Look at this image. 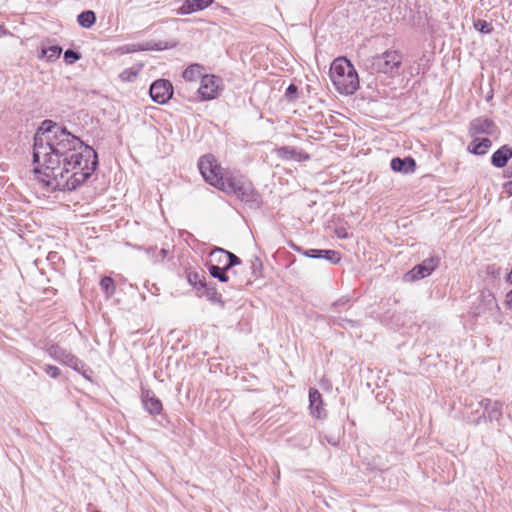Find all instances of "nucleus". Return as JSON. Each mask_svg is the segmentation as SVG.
<instances>
[{
	"label": "nucleus",
	"instance_id": "nucleus-29",
	"mask_svg": "<svg viewBox=\"0 0 512 512\" xmlns=\"http://www.w3.org/2000/svg\"><path fill=\"white\" fill-rule=\"evenodd\" d=\"M81 55L73 50H66L64 53V60L67 64H73L79 60Z\"/></svg>",
	"mask_w": 512,
	"mask_h": 512
},
{
	"label": "nucleus",
	"instance_id": "nucleus-5",
	"mask_svg": "<svg viewBox=\"0 0 512 512\" xmlns=\"http://www.w3.org/2000/svg\"><path fill=\"white\" fill-rule=\"evenodd\" d=\"M221 191L228 194H234L245 202L257 201V194L255 193L252 183L246 180L243 176H236L232 174L227 176L226 182Z\"/></svg>",
	"mask_w": 512,
	"mask_h": 512
},
{
	"label": "nucleus",
	"instance_id": "nucleus-15",
	"mask_svg": "<svg viewBox=\"0 0 512 512\" xmlns=\"http://www.w3.org/2000/svg\"><path fill=\"white\" fill-rule=\"evenodd\" d=\"M213 0H185L179 9L182 15L191 14L209 7Z\"/></svg>",
	"mask_w": 512,
	"mask_h": 512
},
{
	"label": "nucleus",
	"instance_id": "nucleus-33",
	"mask_svg": "<svg viewBox=\"0 0 512 512\" xmlns=\"http://www.w3.org/2000/svg\"><path fill=\"white\" fill-rule=\"evenodd\" d=\"M297 93V86L294 84H290L286 90L285 96L289 101H293L295 99V95Z\"/></svg>",
	"mask_w": 512,
	"mask_h": 512
},
{
	"label": "nucleus",
	"instance_id": "nucleus-18",
	"mask_svg": "<svg viewBox=\"0 0 512 512\" xmlns=\"http://www.w3.org/2000/svg\"><path fill=\"white\" fill-rule=\"evenodd\" d=\"M200 287L202 290L200 296H205L211 303L219 304L221 307H224L222 296L215 287L203 282H200Z\"/></svg>",
	"mask_w": 512,
	"mask_h": 512
},
{
	"label": "nucleus",
	"instance_id": "nucleus-26",
	"mask_svg": "<svg viewBox=\"0 0 512 512\" xmlns=\"http://www.w3.org/2000/svg\"><path fill=\"white\" fill-rule=\"evenodd\" d=\"M141 67L139 65L138 67L127 68L119 74V78L124 82H132L136 79Z\"/></svg>",
	"mask_w": 512,
	"mask_h": 512
},
{
	"label": "nucleus",
	"instance_id": "nucleus-21",
	"mask_svg": "<svg viewBox=\"0 0 512 512\" xmlns=\"http://www.w3.org/2000/svg\"><path fill=\"white\" fill-rule=\"evenodd\" d=\"M202 67L199 64H192L188 66L183 72V78L188 82H196L202 78Z\"/></svg>",
	"mask_w": 512,
	"mask_h": 512
},
{
	"label": "nucleus",
	"instance_id": "nucleus-2",
	"mask_svg": "<svg viewBox=\"0 0 512 512\" xmlns=\"http://www.w3.org/2000/svg\"><path fill=\"white\" fill-rule=\"evenodd\" d=\"M329 76L340 94L352 95L359 88L357 71L345 57H338L332 62Z\"/></svg>",
	"mask_w": 512,
	"mask_h": 512
},
{
	"label": "nucleus",
	"instance_id": "nucleus-27",
	"mask_svg": "<svg viewBox=\"0 0 512 512\" xmlns=\"http://www.w3.org/2000/svg\"><path fill=\"white\" fill-rule=\"evenodd\" d=\"M100 286L107 295H112L115 291L114 281L111 277H103L100 281Z\"/></svg>",
	"mask_w": 512,
	"mask_h": 512
},
{
	"label": "nucleus",
	"instance_id": "nucleus-20",
	"mask_svg": "<svg viewBox=\"0 0 512 512\" xmlns=\"http://www.w3.org/2000/svg\"><path fill=\"white\" fill-rule=\"evenodd\" d=\"M492 143L488 138L479 140L477 137L468 145L467 150L475 155H484L487 153Z\"/></svg>",
	"mask_w": 512,
	"mask_h": 512
},
{
	"label": "nucleus",
	"instance_id": "nucleus-38",
	"mask_svg": "<svg viewBox=\"0 0 512 512\" xmlns=\"http://www.w3.org/2000/svg\"><path fill=\"white\" fill-rule=\"evenodd\" d=\"M161 254H162V257L164 258V257H165V255H166V250H165V249H162V250H161Z\"/></svg>",
	"mask_w": 512,
	"mask_h": 512
},
{
	"label": "nucleus",
	"instance_id": "nucleus-31",
	"mask_svg": "<svg viewBox=\"0 0 512 512\" xmlns=\"http://www.w3.org/2000/svg\"><path fill=\"white\" fill-rule=\"evenodd\" d=\"M188 281L190 284H192L197 290H201V287H200V282H202L200 279H199V276L197 273H190L188 275Z\"/></svg>",
	"mask_w": 512,
	"mask_h": 512
},
{
	"label": "nucleus",
	"instance_id": "nucleus-19",
	"mask_svg": "<svg viewBox=\"0 0 512 512\" xmlns=\"http://www.w3.org/2000/svg\"><path fill=\"white\" fill-rule=\"evenodd\" d=\"M143 404L145 409L152 415H158L162 411L161 401L155 397V395L150 394L149 392L144 394Z\"/></svg>",
	"mask_w": 512,
	"mask_h": 512
},
{
	"label": "nucleus",
	"instance_id": "nucleus-24",
	"mask_svg": "<svg viewBox=\"0 0 512 512\" xmlns=\"http://www.w3.org/2000/svg\"><path fill=\"white\" fill-rule=\"evenodd\" d=\"M62 48L59 46H50L43 48L39 58H46L48 61H54L60 57Z\"/></svg>",
	"mask_w": 512,
	"mask_h": 512
},
{
	"label": "nucleus",
	"instance_id": "nucleus-17",
	"mask_svg": "<svg viewBox=\"0 0 512 512\" xmlns=\"http://www.w3.org/2000/svg\"><path fill=\"white\" fill-rule=\"evenodd\" d=\"M277 155L280 158L285 159V160L293 159V160H297V161H302V160H308L309 159V155L306 154L305 152L298 151L295 148L288 147V146L279 148L277 150Z\"/></svg>",
	"mask_w": 512,
	"mask_h": 512
},
{
	"label": "nucleus",
	"instance_id": "nucleus-11",
	"mask_svg": "<svg viewBox=\"0 0 512 512\" xmlns=\"http://www.w3.org/2000/svg\"><path fill=\"white\" fill-rule=\"evenodd\" d=\"M495 125L493 121L487 118L474 119L469 127V134L471 137L476 138L478 135H492L494 133Z\"/></svg>",
	"mask_w": 512,
	"mask_h": 512
},
{
	"label": "nucleus",
	"instance_id": "nucleus-14",
	"mask_svg": "<svg viewBox=\"0 0 512 512\" xmlns=\"http://www.w3.org/2000/svg\"><path fill=\"white\" fill-rule=\"evenodd\" d=\"M391 169L395 172L404 174L412 173L415 171L416 163L411 157L406 158H393L390 163Z\"/></svg>",
	"mask_w": 512,
	"mask_h": 512
},
{
	"label": "nucleus",
	"instance_id": "nucleus-7",
	"mask_svg": "<svg viewBox=\"0 0 512 512\" xmlns=\"http://www.w3.org/2000/svg\"><path fill=\"white\" fill-rule=\"evenodd\" d=\"M439 262L440 260L438 257L424 259L420 264L414 266L410 271H408L405 274L404 279L406 281H417L423 279L432 274V272L438 267Z\"/></svg>",
	"mask_w": 512,
	"mask_h": 512
},
{
	"label": "nucleus",
	"instance_id": "nucleus-28",
	"mask_svg": "<svg viewBox=\"0 0 512 512\" xmlns=\"http://www.w3.org/2000/svg\"><path fill=\"white\" fill-rule=\"evenodd\" d=\"M226 256H227V258H226L227 263L225 264V269H230L233 266L239 265L241 263V260L238 256H236L235 254H233L227 250H226Z\"/></svg>",
	"mask_w": 512,
	"mask_h": 512
},
{
	"label": "nucleus",
	"instance_id": "nucleus-3",
	"mask_svg": "<svg viewBox=\"0 0 512 512\" xmlns=\"http://www.w3.org/2000/svg\"><path fill=\"white\" fill-rule=\"evenodd\" d=\"M402 63V56L394 50H388L380 55L373 56L366 60L365 66L371 74L395 73Z\"/></svg>",
	"mask_w": 512,
	"mask_h": 512
},
{
	"label": "nucleus",
	"instance_id": "nucleus-8",
	"mask_svg": "<svg viewBox=\"0 0 512 512\" xmlns=\"http://www.w3.org/2000/svg\"><path fill=\"white\" fill-rule=\"evenodd\" d=\"M47 353L52 359L70 366L77 371H80V369L83 368L82 362L77 357L62 349L58 345L49 346L47 348Z\"/></svg>",
	"mask_w": 512,
	"mask_h": 512
},
{
	"label": "nucleus",
	"instance_id": "nucleus-34",
	"mask_svg": "<svg viewBox=\"0 0 512 512\" xmlns=\"http://www.w3.org/2000/svg\"><path fill=\"white\" fill-rule=\"evenodd\" d=\"M505 303L510 309H512V290L507 293Z\"/></svg>",
	"mask_w": 512,
	"mask_h": 512
},
{
	"label": "nucleus",
	"instance_id": "nucleus-36",
	"mask_svg": "<svg viewBox=\"0 0 512 512\" xmlns=\"http://www.w3.org/2000/svg\"><path fill=\"white\" fill-rule=\"evenodd\" d=\"M506 281L509 283V284H512V268H511V271L509 272V274L507 275L506 277Z\"/></svg>",
	"mask_w": 512,
	"mask_h": 512
},
{
	"label": "nucleus",
	"instance_id": "nucleus-13",
	"mask_svg": "<svg viewBox=\"0 0 512 512\" xmlns=\"http://www.w3.org/2000/svg\"><path fill=\"white\" fill-rule=\"evenodd\" d=\"M304 254L310 258L325 259L332 264H337L341 260L340 253L335 250L309 249Z\"/></svg>",
	"mask_w": 512,
	"mask_h": 512
},
{
	"label": "nucleus",
	"instance_id": "nucleus-32",
	"mask_svg": "<svg viewBox=\"0 0 512 512\" xmlns=\"http://www.w3.org/2000/svg\"><path fill=\"white\" fill-rule=\"evenodd\" d=\"M44 370L52 378H57L60 375L59 368L53 365H46Z\"/></svg>",
	"mask_w": 512,
	"mask_h": 512
},
{
	"label": "nucleus",
	"instance_id": "nucleus-22",
	"mask_svg": "<svg viewBox=\"0 0 512 512\" xmlns=\"http://www.w3.org/2000/svg\"><path fill=\"white\" fill-rule=\"evenodd\" d=\"M77 21L83 28H90L96 21V15L93 11L87 10L78 15Z\"/></svg>",
	"mask_w": 512,
	"mask_h": 512
},
{
	"label": "nucleus",
	"instance_id": "nucleus-6",
	"mask_svg": "<svg viewBox=\"0 0 512 512\" xmlns=\"http://www.w3.org/2000/svg\"><path fill=\"white\" fill-rule=\"evenodd\" d=\"M476 315H487L495 322L501 323V312L495 295L490 290H483L480 294V304Z\"/></svg>",
	"mask_w": 512,
	"mask_h": 512
},
{
	"label": "nucleus",
	"instance_id": "nucleus-39",
	"mask_svg": "<svg viewBox=\"0 0 512 512\" xmlns=\"http://www.w3.org/2000/svg\"><path fill=\"white\" fill-rule=\"evenodd\" d=\"M256 264H258L259 266L261 265L258 261V259H255V263H253V266H255Z\"/></svg>",
	"mask_w": 512,
	"mask_h": 512
},
{
	"label": "nucleus",
	"instance_id": "nucleus-4",
	"mask_svg": "<svg viewBox=\"0 0 512 512\" xmlns=\"http://www.w3.org/2000/svg\"><path fill=\"white\" fill-rule=\"evenodd\" d=\"M198 167L204 180L210 185L221 190L226 182L227 176L212 154L204 155L198 162Z\"/></svg>",
	"mask_w": 512,
	"mask_h": 512
},
{
	"label": "nucleus",
	"instance_id": "nucleus-12",
	"mask_svg": "<svg viewBox=\"0 0 512 512\" xmlns=\"http://www.w3.org/2000/svg\"><path fill=\"white\" fill-rule=\"evenodd\" d=\"M310 412L316 418H322L326 415L323 407L322 396L317 389H310L309 391Z\"/></svg>",
	"mask_w": 512,
	"mask_h": 512
},
{
	"label": "nucleus",
	"instance_id": "nucleus-1",
	"mask_svg": "<svg viewBox=\"0 0 512 512\" xmlns=\"http://www.w3.org/2000/svg\"><path fill=\"white\" fill-rule=\"evenodd\" d=\"M33 162L37 180L59 191L81 186L98 164L92 147L51 120L43 121L35 133Z\"/></svg>",
	"mask_w": 512,
	"mask_h": 512
},
{
	"label": "nucleus",
	"instance_id": "nucleus-25",
	"mask_svg": "<svg viewBox=\"0 0 512 512\" xmlns=\"http://www.w3.org/2000/svg\"><path fill=\"white\" fill-rule=\"evenodd\" d=\"M209 272L212 277L219 279L221 282H227L228 276L226 275L225 265L220 267L219 265L209 264Z\"/></svg>",
	"mask_w": 512,
	"mask_h": 512
},
{
	"label": "nucleus",
	"instance_id": "nucleus-37",
	"mask_svg": "<svg viewBox=\"0 0 512 512\" xmlns=\"http://www.w3.org/2000/svg\"><path fill=\"white\" fill-rule=\"evenodd\" d=\"M338 236L339 237H346V233H343V232H337Z\"/></svg>",
	"mask_w": 512,
	"mask_h": 512
},
{
	"label": "nucleus",
	"instance_id": "nucleus-35",
	"mask_svg": "<svg viewBox=\"0 0 512 512\" xmlns=\"http://www.w3.org/2000/svg\"><path fill=\"white\" fill-rule=\"evenodd\" d=\"M504 188L509 195H512V180L506 183Z\"/></svg>",
	"mask_w": 512,
	"mask_h": 512
},
{
	"label": "nucleus",
	"instance_id": "nucleus-23",
	"mask_svg": "<svg viewBox=\"0 0 512 512\" xmlns=\"http://www.w3.org/2000/svg\"><path fill=\"white\" fill-rule=\"evenodd\" d=\"M226 250L223 248H215L210 253V264L219 265L223 264V266L227 263L226 260Z\"/></svg>",
	"mask_w": 512,
	"mask_h": 512
},
{
	"label": "nucleus",
	"instance_id": "nucleus-9",
	"mask_svg": "<svg viewBox=\"0 0 512 512\" xmlns=\"http://www.w3.org/2000/svg\"><path fill=\"white\" fill-rule=\"evenodd\" d=\"M221 79L214 75H204L198 89L202 100H212L217 97Z\"/></svg>",
	"mask_w": 512,
	"mask_h": 512
},
{
	"label": "nucleus",
	"instance_id": "nucleus-16",
	"mask_svg": "<svg viewBox=\"0 0 512 512\" xmlns=\"http://www.w3.org/2000/svg\"><path fill=\"white\" fill-rule=\"evenodd\" d=\"M511 157L512 148L508 145H504L493 153L491 163L497 168H502L507 164Z\"/></svg>",
	"mask_w": 512,
	"mask_h": 512
},
{
	"label": "nucleus",
	"instance_id": "nucleus-10",
	"mask_svg": "<svg viewBox=\"0 0 512 512\" xmlns=\"http://www.w3.org/2000/svg\"><path fill=\"white\" fill-rule=\"evenodd\" d=\"M149 92L153 101L164 104L171 98L173 88L169 81L159 79L152 83Z\"/></svg>",
	"mask_w": 512,
	"mask_h": 512
},
{
	"label": "nucleus",
	"instance_id": "nucleus-30",
	"mask_svg": "<svg viewBox=\"0 0 512 512\" xmlns=\"http://www.w3.org/2000/svg\"><path fill=\"white\" fill-rule=\"evenodd\" d=\"M475 27L483 32V33H490L492 31V28L490 27V24H488L486 21L484 20H478L476 23H475Z\"/></svg>",
	"mask_w": 512,
	"mask_h": 512
}]
</instances>
